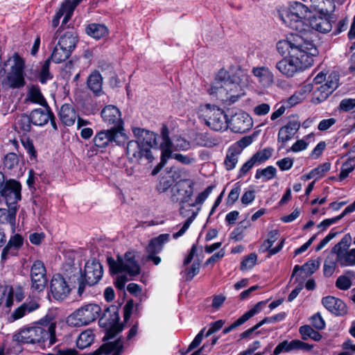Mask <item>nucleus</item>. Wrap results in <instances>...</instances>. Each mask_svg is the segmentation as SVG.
Segmentation results:
<instances>
[{"instance_id":"nucleus-1","label":"nucleus","mask_w":355,"mask_h":355,"mask_svg":"<svg viewBox=\"0 0 355 355\" xmlns=\"http://www.w3.org/2000/svg\"><path fill=\"white\" fill-rule=\"evenodd\" d=\"M209 93L227 105L235 103L244 95L243 89L239 83V78L236 76L231 77L224 69L218 71L209 89Z\"/></svg>"},{"instance_id":"nucleus-2","label":"nucleus","mask_w":355,"mask_h":355,"mask_svg":"<svg viewBox=\"0 0 355 355\" xmlns=\"http://www.w3.org/2000/svg\"><path fill=\"white\" fill-rule=\"evenodd\" d=\"M55 322H38L31 327L21 329L14 335V340L24 344L48 345L55 343Z\"/></svg>"},{"instance_id":"nucleus-3","label":"nucleus","mask_w":355,"mask_h":355,"mask_svg":"<svg viewBox=\"0 0 355 355\" xmlns=\"http://www.w3.org/2000/svg\"><path fill=\"white\" fill-rule=\"evenodd\" d=\"M317 54V49L309 51H291V55L282 59L276 64V69L284 76L291 78L298 72L310 67L313 63V56Z\"/></svg>"},{"instance_id":"nucleus-4","label":"nucleus","mask_w":355,"mask_h":355,"mask_svg":"<svg viewBox=\"0 0 355 355\" xmlns=\"http://www.w3.org/2000/svg\"><path fill=\"white\" fill-rule=\"evenodd\" d=\"M107 263L112 274L123 272L130 277H133L139 275L141 272L135 251H128L125 253L123 258L118 256L116 260L112 257H107Z\"/></svg>"},{"instance_id":"nucleus-5","label":"nucleus","mask_w":355,"mask_h":355,"mask_svg":"<svg viewBox=\"0 0 355 355\" xmlns=\"http://www.w3.org/2000/svg\"><path fill=\"white\" fill-rule=\"evenodd\" d=\"M308 11V6L301 2L295 1L291 9L279 11V17L288 27L302 32L305 30L303 19Z\"/></svg>"},{"instance_id":"nucleus-6","label":"nucleus","mask_w":355,"mask_h":355,"mask_svg":"<svg viewBox=\"0 0 355 355\" xmlns=\"http://www.w3.org/2000/svg\"><path fill=\"white\" fill-rule=\"evenodd\" d=\"M98 323L105 329L104 341L114 338L123 329V324L119 323V315L116 306L111 305L105 309Z\"/></svg>"},{"instance_id":"nucleus-7","label":"nucleus","mask_w":355,"mask_h":355,"mask_svg":"<svg viewBox=\"0 0 355 355\" xmlns=\"http://www.w3.org/2000/svg\"><path fill=\"white\" fill-rule=\"evenodd\" d=\"M103 274V266L98 261L93 259L87 261L83 272H81L78 279L79 295L84 293L86 286H92L96 284L101 279Z\"/></svg>"},{"instance_id":"nucleus-8","label":"nucleus","mask_w":355,"mask_h":355,"mask_svg":"<svg viewBox=\"0 0 355 355\" xmlns=\"http://www.w3.org/2000/svg\"><path fill=\"white\" fill-rule=\"evenodd\" d=\"M101 308L96 304L81 306L67 317V322L71 327L87 325L99 318Z\"/></svg>"},{"instance_id":"nucleus-9","label":"nucleus","mask_w":355,"mask_h":355,"mask_svg":"<svg viewBox=\"0 0 355 355\" xmlns=\"http://www.w3.org/2000/svg\"><path fill=\"white\" fill-rule=\"evenodd\" d=\"M200 117L207 126L215 131L225 130L229 127L227 115L218 107L207 105Z\"/></svg>"},{"instance_id":"nucleus-10","label":"nucleus","mask_w":355,"mask_h":355,"mask_svg":"<svg viewBox=\"0 0 355 355\" xmlns=\"http://www.w3.org/2000/svg\"><path fill=\"white\" fill-rule=\"evenodd\" d=\"M12 63L10 71L8 73L7 80L10 87L19 88L25 85L24 80V60L17 53L10 58L5 65Z\"/></svg>"},{"instance_id":"nucleus-11","label":"nucleus","mask_w":355,"mask_h":355,"mask_svg":"<svg viewBox=\"0 0 355 355\" xmlns=\"http://www.w3.org/2000/svg\"><path fill=\"white\" fill-rule=\"evenodd\" d=\"M277 51L282 55H284L286 53L291 55V51L300 50L304 51H309L316 49L314 44L309 41L305 40L302 36L299 35H292L291 37L286 40H280L276 45Z\"/></svg>"},{"instance_id":"nucleus-12","label":"nucleus","mask_w":355,"mask_h":355,"mask_svg":"<svg viewBox=\"0 0 355 355\" xmlns=\"http://www.w3.org/2000/svg\"><path fill=\"white\" fill-rule=\"evenodd\" d=\"M125 139V135L121 131L112 129L102 130L98 132L93 138L94 147L103 152L110 145L115 143L121 145Z\"/></svg>"},{"instance_id":"nucleus-13","label":"nucleus","mask_w":355,"mask_h":355,"mask_svg":"<svg viewBox=\"0 0 355 355\" xmlns=\"http://www.w3.org/2000/svg\"><path fill=\"white\" fill-rule=\"evenodd\" d=\"M339 85V74L337 72H331L327 80V82L318 87L313 94V102L320 103L325 101Z\"/></svg>"},{"instance_id":"nucleus-14","label":"nucleus","mask_w":355,"mask_h":355,"mask_svg":"<svg viewBox=\"0 0 355 355\" xmlns=\"http://www.w3.org/2000/svg\"><path fill=\"white\" fill-rule=\"evenodd\" d=\"M170 175L176 185H179L180 190H185L186 197L184 201L190 200L193 193V182L189 179V172L184 168H176L170 171Z\"/></svg>"},{"instance_id":"nucleus-15","label":"nucleus","mask_w":355,"mask_h":355,"mask_svg":"<svg viewBox=\"0 0 355 355\" xmlns=\"http://www.w3.org/2000/svg\"><path fill=\"white\" fill-rule=\"evenodd\" d=\"M21 185L19 182L10 179L6 180L4 186L0 190V194L6 201L8 206L16 205L21 199Z\"/></svg>"},{"instance_id":"nucleus-16","label":"nucleus","mask_w":355,"mask_h":355,"mask_svg":"<svg viewBox=\"0 0 355 355\" xmlns=\"http://www.w3.org/2000/svg\"><path fill=\"white\" fill-rule=\"evenodd\" d=\"M101 117L110 129L123 132V121L119 110L114 105H107L101 111Z\"/></svg>"},{"instance_id":"nucleus-17","label":"nucleus","mask_w":355,"mask_h":355,"mask_svg":"<svg viewBox=\"0 0 355 355\" xmlns=\"http://www.w3.org/2000/svg\"><path fill=\"white\" fill-rule=\"evenodd\" d=\"M32 288L37 291H42L47 283L46 268L42 261H35L31 269Z\"/></svg>"},{"instance_id":"nucleus-18","label":"nucleus","mask_w":355,"mask_h":355,"mask_svg":"<svg viewBox=\"0 0 355 355\" xmlns=\"http://www.w3.org/2000/svg\"><path fill=\"white\" fill-rule=\"evenodd\" d=\"M162 142L160 144L161 161L152 171V175H156L171 157L172 142L169 138L168 130L166 127H164L162 130Z\"/></svg>"},{"instance_id":"nucleus-19","label":"nucleus","mask_w":355,"mask_h":355,"mask_svg":"<svg viewBox=\"0 0 355 355\" xmlns=\"http://www.w3.org/2000/svg\"><path fill=\"white\" fill-rule=\"evenodd\" d=\"M229 126L234 132L244 133L252 128V121L248 114L239 112L232 116Z\"/></svg>"},{"instance_id":"nucleus-20","label":"nucleus","mask_w":355,"mask_h":355,"mask_svg":"<svg viewBox=\"0 0 355 355\" xmlns=\"http://www.w3.org/2000/svg\"><path fill=\"white\" fill-rule=\"evenodd\" d=\"M70 288L60 275H55L51 281L50 291L56 300H64L70 293Z\"/></svg>"},{"instance_id":"nucleus-21","label":"nucleus","mask_w":355,"mask_h":355,"mask_svg":"<svg viewBox=\"0 0 355 355\" xmlns=\"http://www.w3.org/2000/svg\"><path fill=\"white\" fill-rule=\"evenodd\" d=\"M300 128V123L296 120L289 121L279 130L277 135V142L279 144L278 150L283 149L286 144L292 139Z\"/></svg>"},{"instance_id":"nucleus-22","label":"nucleus","mask_w":355,"mask_h":355,"mask_svg":"<svg viewBox=\"0 0 355 355\" xmlns=\"http://www.w3.org/2000/svg\"><path fill=\"white\" fill-rule=\"evenodd\" d=\"M23 244L24 239L20 234L11 236L1 252V261H5L9 257L17 256Z\"/></svg>"},{"instance_id":"nucleus-23","label":"nucleus","mask_w":355,"mask_h":355,"mask_svg":"<svg viewBox=\"0 0 355 355\" xmlns=\"http://www.w3.org/2000/svg\"><path fill=\"white\" fill-rule=\"evenodd\" d=\"M322 304L331 313L336 315H344L347 312L345 303L335 297L327 296L322 299Z\"/></svg>"},{"instance_id":"nucleus-24","label":"nucleus","mask_w":355,"mask_h":355,"mask_svg":"<svg viewBox=\"0 0 355 355\" xmlns=\"http://www.w3.org/2000/svg\"><path fill=\"white\" fill-rule=\"evenodd\" d=\"M331 255L336 257L340 267L355 266V248L331 250Z\"/></svg>"},{"instance_id":"nucleus-25","label":"nucleus","mask_w":355,"mask_h":355,"mask_svg":"<svg viewBox=\"0 0 355 355\" xmlns=\"http://www.w3.org/2000/svg\"><path fill=\"white\" fill-rule=\"evenodd\" d=\"M266 304V301H261L258 303H257L254 307H252L250 310L245 312L243 315H241L240 318H239L235 322H234L232 324H230L229 327H225L223 330V333L224 334H227L232 331L233 329H236V327L242 325L244 324L246 321H248L250 318L253 317L257 313H259L261 310L262 307Z\"/></svg>"},{"instance_id":"nucleus-26","label":"nucleus","mask_w":355,"mask_h":355,"mask_svg":"<svg viewBox=\"0 0 355 355\" xmlns=\"http://www.w3.org/2000/svg\"><path fill=\"white\" fill-rule=\"evenodd\" d=\"M123 345L121 338L114 340L107 341L102 345L98 349L92 353L85 355H101L102 354H108L114 352L112 355H120L123 351Z\"/></svg>"},{"instance_id":"nucleus-27","label":"nucleus","mask_w":355,"mask_h":355,"mask_svg":"<svg viewBox=\"0 0 355 355\" xmlns=\"http://www.w3.org/2000/svg\"><path fill=\"white\" fill-rule=\"evenodd\" d=\"M132 132L135 137L141 141L143 147L153 148L157 145V135L153 132L140 128H133Z\"/></svg>"},{"instance_id":"nucleus-28","label":"nucleus","mask_w":355,"mask_h":355,"mask_svg":"<svg viewBox=\"0 0 355 355\" xmlns=\"http://www.w3.org/2000/svg\"><path fill=\"white\" fill-rule=\"evenodd\" d=\"M59 117L62 123L67 126H71L74 124L77 114L72 105L65 103L60 110Z\"/></svg>"},{"instance_id":"nucleus-29","label":"nucleus","mask_w":355,"mask_h":355,"mask_svg":"<svg viewBox=\"0 0 355 355\" xmlns=\"http://www.w3.org/2000/svg\"><path fill=\"white\" fill-rule=\"evenodd\" d=\"M252 73L264 87L271 85L274 81V75L267 67H254L252 69Z\"/></svg>"},{"instance_id":"nucleus-30","label":"nucleus","mask_w":355,"mask_h":355,"mask_svg":"<svg viewBox=\"0 0 355 355\" xmlns=\"http://www.w3.org/2000/svg\"><path fill=\"white\" fill-rule=\"evenodd\" d=\"M53 112L50 110L41 108L33 110L30 114L32 123L35 125L42 126L48 123Z\"/></svg>"},{"instance_id":"nucleus-31","label":"nucleus","mask_w":355,"mask_h":355,"mask_svg":"<svg viewBox=\"0 0 355 355\" xmlns=\"http://www.w3.org/2000/svg\"><path fill=\"white\" fill-rule=\"evenodd\" d=\"M169 237L168 234H162L151 239L146 248L148 254H157L160 252L163 245L169 240Z\"/></svg>"},{"instance_id":"nucleus-32","label":"nucleus","mask_w":355,"mask_h":355,"mask_svg":"<svg viewBox=\"0 0 355 355\" xmlns=\"http://www.w3.org/2000/svg\"><path fill=\"white\" fill-rule=\"evenodd\" d=\"M354 280L355 271L348 270L337 278L335 286L341 291H347L351 288Z\"/></svg>"},{"instance_id":"nucleus-33","label":"nucleus","mask_w":355,"mask_h":355,"mask_svg":"<svg viewBox=\"0 0 355 355\" xmlns=\"http://www.w3.org/2000/svg\"><path fill=\"white\" fill-rule=\"evenodd\" d=\"M78 42V37L73 31H67L58 40V44L63 46L64 49L69 50L71 53L74 50Z\"/></svg>"},{"instance_id":"nucleus-34","label":"nucleus","mask_w":355,"mask_h":355,"mask_svg":"<svg viewBox=\"0 0 355 355\" xmlns=\"http://www.w3.org/2000/svg\"><path fill=\"white\" fill-rule=\"evenodd\" d=\"M143 146L139 141L132 140L130 141L126 147V153L128 158L132 162H137L143 157L144 152L142 151Z\"/></svg>"},{"instance_id":"nucleus-35","label":"nucleus","mask_w":355,"mask_h":355,"mask_svg":"<svg viewBox=\"0 0 355 355\" xmlns=\"http://www.w3.org/2000/svg\"><path fill=\"white\" fill-rule=\"evenodd\" d=\"M309 24L313 29L321 33H328L332 28L330 21L327 18L320 16L312 17Z\"/></svg>"},{"instance_id":"nucleus-36","label":"nucleus","mask_w":355,"mask_h":355,"mask_svg":"<svg viewBox=\"0 0 355 355\" xmlns=\"http://www.w3.org/2000/svg\"><path fill=\"white\" fill-rule=\"evenodd\" d=\"M87 84L89 89L96 95H100L102 92L103 78L98 71L92 72L87 78Z\"/></svg>"},{"instance_id":"nucleus-37","label":"nucleus","mask_w":355,"mask_h":355,"mask_svg":"<svg viewBox=\"0 0 355 355\" xmlns=\"http://www.w3.org/2000/svg\"><path fill=\"white\" fill-rule=\"evenodd\" d=\"M38 307L39 304L36 302L30 301L28 302H24L12 312L11 316L14 320H18L27 313L34 311L38 309Z\"/></svg>"},{"instance_id":"nucleus-38","label":"nucleus","mask_w":355,"mask_h":355,"mask_svg":"<svg viewBox=\"0 0 355 355\" xmlns=\"http://www.w3.org/2000/svg\"><path fill=\"white\" fill-rule=\"evenodd\" d=\"M86 33L89 36L99 40L108 34V29L103 24H92L86 28Z\"/></svg>"},{"instance_id":"nucleus-39","label":"nucleus","mask_w":355,"mask_h":355,"mask_svg":"<svg viewBox=\"0 0 355 355\" xmlns=\"http://www.w3.org/2000/svg\"><path fill=\"white\" fill-rule=\"evenodd\" d=\"M241 154L240 149L236 147H230L227 153L226 157L225 159V166L227 171L232 170L235 168L238 162V157Z\"/></svg>"},{"instance_id":"nucleus-40","label":"nucleus","mask_w":355,"mask_h":355,"mask_svg":"<svg viewBox=\"0 0 355 355\" xmlns=\"http://www.w3.org/2000/svg\"><path fill=\"white\" fill-rule=\"evenodd\" d=\"M319 266L320 261L318 260H311L305 263L302 266L296 265L293 268L292 277H293L299 270L303 271L307 275H311L319 268Z\"/></svg>"},{"instance_id":"nucleus-41","label":"nucleus","mask_w":355,"mask_h":355,"mask_svg":"<svg viewBox=\"0 0 355 355\" xmlns=\"http://www.w3.org/2000/svg\"><path fill=\"white\" fill-rule=\"evenodd\" d=\"M63 48V46L57 44L49 59L55 63H61L68 59L71 53L67 49L64 50Z\"/></svg>"},{"instance_id":"nucleus-42","label":"nucleus","mask_w":355,"mask_h":355,"mask_svg":"<svg viewBox=\"0 0 355 355\" xmlns=\"http://www.w3.org/2000/svg\"><path fill=\"white\" fill-rule=\"evenodd\" d=\"M94 339V334L91 329L83 331L76 340L77 347L79 349H85L92 345Z\"/></svg>"},{"instance_id":"nucleus-43","label":"nucleus","mask_w":355,"mask_h":355,"mask_svg":"<svg viewBox=\"0 0 355 355\" xmlns=\"http://www.w3.org/2000/svg\"><path fill=\"white\" fill-rule=\"evenodd\" d=\"M13 297L18 302L21 301L24 297V293L22 287L20 286H16L15 288L10 286L8 292V295L6 299V305L7 307H10L13 303Z\"/></svg>"},{"instance_id":"nucleus-44","label":"nucleus","mask_w":355,"mask_h":355,"mask_svg":"<svg viewBox=\"0 0 355 355\" xmlns=\"http://www.w3.org/2000/svg\"><path fill=\"white\" fill-rule=\"evenodd\" d=\"M299 332L301 334L302 338L304 340H307L308 338H311L313 340L319 341L322 338L321 334L314 330L309 325H304L300 327Z\"/></svg>"},{"instance_id":"nucleus-45","label":"nucleus","mask_w":355,"mask_h":355,"mask_svg":"<svg viewBox=\"0 0 355 355\" xmlns=\"http://www.w3.org/2000/svg\"><path fill=\"white\" fill-rule=\"evenodd\" d=\"M173 183L174 182L170 175L169 171H166L164 175L162 174L159 183L156 186V189L159 193H164Z\"/></svg>"},{"instance_id":"nucleus-46","label":"nucleus","mask_w":355,"mask_h":355,"mask_svg":"<svg viewBox=\"0 0 355 355\" xmlns=\"http://www.w3.org/2000/svg\"><path fill=\"white\" fill-rule=\"evenodd\" d=\"M277 174V169L273 166H268L263 169H257L255 174V178H263L264 181L273 179Z\"/></svg>"},{"instance_id":"nucleus-47","label":"nucleus","mask_w":355,"mask_h":355,"mask_svg":"<svg viewBox=\"0 0 355 355\" xmlns=\"http://www.w3.org/2000/svg\"><path fill=\"white\" fill-rule=\"evenodd\" d=\"M195 142L198 146L211 148L216 145V141L207 133H198L196 135Z\"/></svg>"},{"instance_id":"nucleus-48","label":"nucleus","mask_w":355,"mask_h":355,"mask_svg":"<svg viewBox=\"0 0 355 355\" xmlns=\"http://www.w3.org/2000/svg\"><path fill=\"white\" fill-rule=\"evenodd\" d=\"M333 257L334 256L331 255L328 257L324 263L323 273L324 275L327 277H331L334 274L336 267L338 266L336 258L335 257L334 259Z\"/></svg>"},{"instance_id":"nucleus-49","label":"nucleus","mask_w":355,"mask_h":355,"mask_svg":"<svg viewBox=\"0 0 355 355\" xmlns=\"http://www.w3.org/2000/svg\"><path fill=\"white\" fill-rule=\"evenodd\" d=\"M272 151L273 149L272 148H266L257 151L252 156V158L254 160L256 164H259L270 158L272 155Z\"/></svg>"},{"instance_id":"nucleus-50","label":"nucleus","mask_w":355,"mask_h":355,"mask_svg":"<svg viewBox=\"0 0 355 355\" xmlns=\"http://www.w3.org/2000/svg\"><path fill=\"white\" fill-rule=\"evenodd\" d=\"M355 168V158L348 159L345 163L343 164L340 173L339 174V180L343 181L349 174Z\"/></svg>"},{"instance_id":"nucleus-51","label":"nucleus","mask_w":355,"mask_h":355,"mask_svg":"<svg viewBox=\"0 0 355 355\" xmlns=\"http://www.w3.org/2000/svg\"><path fill=\"white\" fill-rule=\"evenodd\" d=\"M28 98L33 103H38L42 105L46 104V102L38 87L33 86L31 88Z\"/></svg>"},{"instance_id":"nucleus-52","label":"nucleus","mask_w":355,"mask_h":355,"mask_svg":"<svg viewBox=\"0 0 355 355\" xmlns=\"http://www.w3.org/2000/svg\"><path fill=\"white\" fill-rule=\"evenodd\" d=\"M200 262L198 260L193 261L190 267H187L182 273L184 274L186 281H191L200 272Z\"/></svg>"},{"instance_id":"nucleus-53","label":"nucleus","mask_w":355,"mask_h":355,"mask_svg":"<svg viewBox=\"0 0 355 355\" xmlns=\"http://www.w3.org/2000/svg\"><path fill=\"white\" fill-rule=\"evenodd\" d=\"M314 134L311 133L309 135H307L304 137L302 139L297 140L296 142H295L291 148L288 150V151H292L293 153H297L302 150H304L306 149L309 144L306 141V140L309 139L310 138L313 137Z\"/></svg>"},{"instance_id":"nucleus-54","label":"nucleus","mask_w":355,"mask_h":355,"mask_svg":"<svg viewBox=\"0 0 355 355\" xmlns=\"http://www.w3.org/2000/svg\"><path fill=\"white\" fill-rule=\"evenodd\" d=\"M31 123L32 121L30 117V115L27 114H21L17 121V125L20 128L22 131L28 132L31 130Z\"/></svg>"},{"instance_id":"nucleus-55","label":"nucleus","mask_w":355,"mask_h":355,"mask_svg":"<svg viewBox=\"0 0 355 355\" xmlns=\"http://www.w3.org/2000/svg\"><path fill=\"white\" fill-rule=\"evenodd\" d=\"M257 261V255L255 253H251L245 257L241 263V270H248L252 268Z\"/></svg>"},{"instance_id":"nucleus-56","label":"nucleus","mask_w":355,"mask_h":355,"mask_svg":"<svg viewBox=\"0 0 355 355\" xmlns=\"http://www.w3.org/2000/svg\"><path fill=\"white\" fill-rule=\"evenodd\" d=\"M279 237L278 230L270 231L268 234V239L264 241L261 246L263 252L268 250Z\"/></svg>"},{"instance_id":"nucleus-57","label":"nucleus","mask_w":355,"mask_h":355,"mask_svg":"<svg viewBox=\"0 0 355 355\" xmlns=\"http://www.w3.org/2000/svg\"><path fill=\"white\" fill-rule=\"evenodd\" d=\"M8 210L4 215L6 222L10 225L12 228L15 227L16 224V214L17 207L16 205L8 206Z\"/></svg>"},{"instance_id":"nucleus-58","label":"nucleus","mask_w":355,"mask_h":355,"mask_svg":"<svg viewBox=\"0 0 355 355\" xmlns=\"http://www.w3.org/2000/svg\"><path fill=\"white\" fill-rule=\"evenodd\" d=\"M50 67V59H47L42 66L40 72V81L42 83H45L48 80L52 78V76L49 71Z\"/></svg>"},{"instance_id":"nucleus-59","label":"nucleus","mask_w":355,"mask_h":355,"mask_svg":"<svg viewBox=\"0 0 355 355\" xmlns=\"http://www.w3.org/2000/svg\"><path fill=\"white\" fill-rule=\"evenodd\" d=\"M331 168V164L325 162L320 164L316 168L312 169V173L314 174L315 180L323 177L324 174Z\"/></svg>"},{"instance_id":"nucleus-60","label":"nucleus","mask_w":355,"mask_h":355,"mask_svg":"<svg viewBox=\"0 0 355 355\" xmlns=\"http://www.w3.org/2000/svg\"><path fill=\"white\" fill-rule=\"evenodd\" d=\"M19 158L14 153H8L4 158V165L9 169L13 168L18 164Z\"/></svg>"},{"instance_id":"nucleus-61","label":"nucleus","mask_w":355,"mask_h":355,"mask_svg":"<svg viewBox=\"0 0 355 355\" xmlns=\"http://www.w3.org/2000/svg\"><path fill=\"white\" fill-rule=\"evenodd\" d=\"M171 157L174 158L175 159L178 161L181 164H183L185 165L191 164L196 161V159L193 157H192L191 155H182L180 153H175V154L171 153Z\"/></svg>"},{"instance_id":"nucleus-62","label":"nucleus","mask_w":355,"mask_h":355,"mask_svg":"<svg viewBox=\"0 0 355 355\" xmlns=\"http://www.w3.org/2000/svg\"><path fill=\"white\" fill-rule=\"evenodd\" d=\"M352 243V236L350 234H346L342 239L336 244L331 250L349 249Z\"/></svg>"},{"instance_id":"nucleus-63","label":"nucleus","mask_w":355,"mask_h":355,"mask_svg":"<svg viewBox=\"0 0 355 355\" xmlns=\"http://www.w3.org/2000/svg\"><path fill=\"white\" fill-rule=\"evenodd\" d=\"M311 322L312 326L318 330L325 327V322L320 313H316L311 318Z\"/></svg>"},{"instance_id":"nucleus-64","label":"nucleus","mask_w":355,"mask_h":355,"mask_svg":"<svg viewBox=\"0 0 355 355\" xmlns=\"http://www.w3.org/2000/svg\"><path fill=\"white\" fill-rule=\"evenodd\" d=\"M355 108V98H344L339 105V109L345 112H349Z\"/></svg>"}]
</instances>
